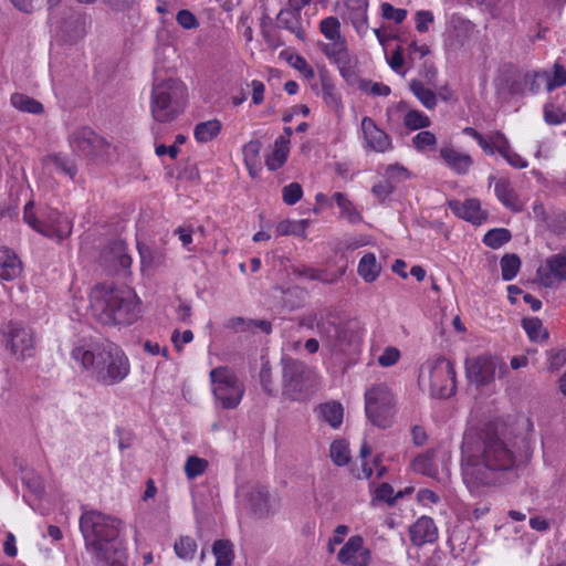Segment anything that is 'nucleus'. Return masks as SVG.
Masks as SVG:
<instances>
[{"label": "nucleus", "instance_id": "nucleus-1", "mask_svg": "<svg viewBox=\"0 0 566 566\" xmlns=\"http://www.w3.org/2000/svg\"><path fill=\"white\" fill-rule=\"evenodd\" d=\"M514 447L496 434H486L475 452L464 455L463 479L471 488L502 483L521 465Z\"/></svg>", "mask_w": 566, "mask_h": 566}, {"label": "nucleus", "instance_id": "nucleus-2", "mask_svg": "<svg viewBox=\"0 0 566 566\" xmlns=\"http://www.w3.org/2000/svg\"><path fill=\"white\" fill-rule=\"evenodd\" d=\"M71 358L88 377L106 386L123 381L130 373L128 357L113 342L81 339L74 344Z\"/></svg>", "mask_w": 566, "mask_h": 566}, {"label": "nucleus", "instance_id": "nucleus-3", "mask_svg": "<svg viewBox=\"0 0 566 566\" xmlns=\"http://www.w3.org/2000/svg\"><path fill=\"white\" fill-rule=\"evenodd\" d=\"M297 325L316 331L323 350L331 357H344L355 353L361 342L358 323L352 319L337 322L331 312L311 311L297 318Z\"/></svg>", "mask_w": 566, "mask_h": 566}, {"label": "nucleus", "instance_id": "nucleus-4", "mask_svg": "<svg viewBox=\"0 0 566 566\" xmlns=\"http://www.w3.org/2000/svg\"><path fill=\"white\" fill-rule=\"evenodd\" d=\"M80 531L84 538L85 548L98 560L118 563L123 555L119 535L123 523L115 516L96 510L82 513Z\"/></svg>", "mask_w": 566, "mask_h": 566}, {"label": "nucleus", "instance_id": "nucleus-5", "mask_svg": "<svg viewBox=\"0 0 566 566\" xmlns=\"http://www.w3.org/2000/svg\"><path fill=\"white\" fill-rule=\"evenodd\" d=\"M90 298L93 316L104 325H130L140 317V300L133 289L97 285Z\"/></svg>", "mask_w": 566, "mask_h": 566}, {"label": "nucleus", "instance_id": "nucleus-6", "mask_svg": "<svg viewBox=\"0 0 566 566\" xmlns=\"http://www.w3.org/2000/svg\"><path fill=\"white\" fill-rule=\"evenodd\" d=\"M188 88L186 84L174 77L155 76L150 94V114L156 123L175 120L186 107Z\"/></svg>", "mask_w": 566, "mask_h": 566}, {"label": "nucleus", "instance_id": "nucleus-7", "mask_svg": "<svg viewBox=\"0 0 566 566\" xmlns=\"http://www.w3.org/2000/svg\"><path fill=\"white\" fill-rule=\"evenodd\" d=\"M0 344L15 360L24 361L35 356L38 337L30 325L11 319L0 326Z\"/></svg>", "mask_w": 566, "mask_h": 566}, {"label": "nucleus", "instance_id": "nucleus-8", "mask_svg": "<svg viewBox=\"0 0 566 566\" xmlns=\"http://www.w3.org/2000/svg\"><path fill=\"white\" fill-rule=\"evenodd\" d=\"M365 412L367 419L380 429L392 426L397 412V400L392 389L386 382H376L366 390Z\"/></svg>", "mask_w": 566, "mask_h": 566}, {"label": "nucleus", "instance_id": "nucleus-9", "mask_svg": "<svg viewBox=\"0 0 566 566\" xmlns=\"http://www.w3.org/2000/svg\"><path fill=\"white\" fill-rule=\"evenodd\" d=\"M23 219L33 230L56 241H62L72 233V222L69 218L53 208H45L38 217L31 201L24 207Z\"/></svg>", "mask_w": 566, "mask_h": 566}, {"label": "nucleus", "instance_id": "nucleus-10", "mask_svg": "<svg viewBox=\"0 0 566 566\" xmlns=\"http://www.w3.org/2000/svg\"><path fill=\"white\" fill-rule=\"evenodd\" d=\"M212 392L224 409H234L244 395V386L228 367H217L210 371Z\"/></svg>", "mask_w": 566, "mask_h": 566}, {"label": "nucleus", "instance_id": "nucleus-11", "mask_svg": "<svg viewBox=\"0 0 566 566\" xmlns=\"http://www.w3.org/2000/svg\"><path fill=\"white\" fill-rule=\"evenodd\" d=\"M428 371L431 394L438 398H450L455 392V370L452 361L438 357L422 367Z\"/></svg>", "mask_w": 566, "mask_h": 566}, {"label": "nucleus", "instance_id": "nucleus-12", "mask_svg": "<svg viewBox=\"0 0 566 566\" xmlns=\"http://www.w3.org/2000/svg\"><path fill=\"white\" fill-rule=\"evenodd\" d=\"M70 144L74 151L99 160H108L115 151V148L107 140L87 127L74 130Z\"/></svg>", "mask_w": 566, "mask_h": 566}, {"label": "nucleus", "instance_id": "nucleus-13", "mask_svg": "<svg viewBox=\"0 0 566 566\" xmlns=\"http://www.w3.org/2000/svg\"><path fill=\"white\" fill-rule=\"evenodd\" d=\"M283 394L292 400H298L308 388L310 369L297 359L282 358Z\"/></svg>", "mask_w": 566, "mask_h": 566}, {"label": "nucleus", "instance_id": "nucleus-14", "mask_svg": "<svg viewBox=\"0 0 566 566\" xmlns=\"http://www.w3.org/2000/svg\"><path fill=\"white\" fill-rule=\"evenodd\" d=\"M495 375V363L491 356L481 355L465 359V376L470 384L482 387L489 385Z\"/></svg>", "mask_w": 566, "mask_h": 566}, {"label": "nucleus", "instance_id": "nucleus-15", "mask_svg": "<svg viewBox=\"0 0 566 566\" xmlns=\"http://www.w3.org/2000/svg\"><path fill=\"white\" fill-rule=\"evenodd\" d=\"M319 50L343 76L352 71L353 60L346 36L318 44Z\"/></svg>", "mask_w": 566, "mask_h": 566}, {"label": "nucleus", "instance_id": "nucleus-16", "mask_svg": "<svg viewBox=\"0 0 566 566\" xmlns=\"http://www.w3.org/2000/svg\"><path fill=\"white\" fill-rule=\"evenodd\" d=\"M337 559L343 565L368 566L370 562V551L365 547L364 538L355 535L348 538L345 545L337 554Z\"/></svg>", "mask_w": 566, "mask_h": 566}, {"label": "nucleus", "instance_id": "nucleus-17", "mask_svg": "<svg viewBox=\"0 0 566 566\" xmlns=\"http://www.w3.org/2000/svg\"><path fill=\"white\" fill-rule=\"evenodd\" d=\"M364 136V146L376 153H386L392 149V143L389 135L379 128L375 120L368 116L363 117L360 123Z\"/></svg>", "mask_w": 566, "mask_h": 566}, {"label": "nucleus", "instance_id": "nucleus-18", "mask_svg": "<svg viewBox=\"0 0 566 566\" xmlns=\"http://www.w3.org/2000/svg\"><path fill=\"white\" fill-rule=\"evenodd\" d=\"M474 30V24L462 17L461 14L453 13L447 24L444 41L446 44L453 49H459L464 45Z\"/></svg>", "mask_w": 566, "mask_h": 566}, {"label": "nucleus", "instance_id": "nucleus-19", "mask_svg": "<svg viewBox=\"0 0 566 566\" xmlns=\"http://www.w3.org/2000/svg\"><path fill=\"white\" fill-rule=\"evenodd\" d=\"M537 280L545 287L553 286L556 281H566V255L549 256L545 262V268L537 270Z\"/></svg>", "mask_w": 566, "mask_h": 566}, {"label": "nucleus", "instance_id": "nucleus-20", "mask_svg": "<svg viewBox=\"0 0 566 566\" xmlns=\"http://www.w3.org/2000/svg\"><path fill=\"white\" fill-rule=\"evenodd\" d=\"M440 158L446 167L457 175H467L473 166V158L471 155L460 151L452 145H444L439 150Z\"/></svg>", "mask_w": 566, "mask_h": 566}, {"label": "nucleus", "instance_id": "nucleus-21", "mask_svg": "<svg viewBox=\"0 0 566 566\" xmlns=\"http://www.w3.org/2000/svg\"><path fill=\"white\" fill-rule=\"evenodd\" d=\"M448 206L457 217L473 224H481L488 218L486 211L481 208V202L474 198L467 199L463 202L450 200Z\"/></svg>", "mask_w": 566, "mask_h": 566}, {"label": "nucleus", "instance_id": "nucleus-22", "mask_svg": "<svg viewBox=\"0 0 566 566\" xmlns=\"http://www.w3.org/2000/svg\"><path fill=\"white\" fill-rule=\"evenodd\" d=\"M347 17L356 33L364 38L368 32V0H344Z\"/></svg>", "mask_w": 566, "mask_h": 566}, {"label": "nucleus", "instance_id": "nucleus-23", "mask_svg": "<svg viewBox=\"0 0 566 566\" xmlns=\"http://www.w3.org/2000/svg\"><path fill=\"white\" fill-rule=\"evenodd\" d=\"M409 535L413 545L422 546L438 538V528L431 517L421 516L410 526Z\"/></svg>", "mask_w": 566, "mask_h": 566}, {"label": "nucleus", "instance_id": "nucleus-24", "mask_svg": "<svg viewBox=\"0 0 566 566\" xmlns=\"http://www.w3.org/2000/svg\"><path fill=\"white\" fill-rule=\"evenodd\" d=\"M22 271L23 265L18 254L9 248H0V281H14Z\"/></svg>", "mask_w": 566, "mask_h": 566}, {"label": "nucleus", "instance_id": "nucleus-25", "mask_svg": "<svg viewBox=\"0 0 566 566\" xmlns=\"http://www.w3.org/2000/svg\"><path fill=\"white\" fill-rule=\"evenodd\" d=\"M494 192L497 200L512 212H520L523 209V203L520 200L516 191L514 190L511 181L506 178L496 180L494 185Z\"/></svg>", "mask_w": 566, "mask_h": 566}, {"label": "nucleus", "instance_id": "nucleus-26", "mask_svg": "<svg viewBox=\"0 0 566 566\" xmlns=\"http://www.w3.org/2000/svg\"><path fill=\"white\" fill-rule=\"evenodd\" d=\"M276 20L280 28L290 31L301 41L306 40V33L302 25L301 12L291 9H283L279 12Z\"/></svg>", "mask_w": 566, "mask_h": 566}, {"label": "nucleus", "instance_id": "nucleus-27", "mask_svg": "<svg viewBox=\"0 0 566 566\" xmlns=\"http://www.w3.org/2000/svg\"><path fill=\"white\" fill-rule=\"evenodd\" d=\"M494 142V154H500L510 166L516 169H524L528 166L527 160L512 149L507 137L503 133L495 135Z\"/></svg>", "mask_w": 566, "mask_h": 566}, {"label": "nucleus", "instance_id": "nucleus-28", "mask_svg": "<svg viewBox=\"0 0 566 566\" xmlns=\"http://www.w3.org/2000/svg\"><path fill=\"white\" fill-rule=\"evenodd\" d=\"M398 112H403V125L409 130H418L427 128L431 125L430 118L418 109H409L408 104L403 101L397 103L394 107Z\"/></svg>", "mask_w": 566, "mask_h": 566}, {"label": "nucleus", "instance_id": "nucleus-29", "mask_svg": "<svg viewBox=\"0 0 566 566\" xmlns=\"http://www.w3.org/2000/svg\"><path fill=\"white\" fill-rule=\"evenodd\" d=\"M332 200L339 209V218L352 224H357L363 221L361 213L357 210L354 202L345 193L335 192L332 196Z\"/></svg>", "mask_w": 566, "mask_h": 566}, {"label": "nucleus", "instance_id": "nucleus-30", "mask_svg": "<svg viewBox=\"0 0 566 566\" xmlns=\"http://www.w3.org/2000/svg\"><path fill=\"white\" fill-rule=\"evenodd\" d=\"M250 506L255 515L265 517L272 512V502L265 488H254L250 493Z\"/></svg>", "mask_w": 566, "mask_h": 566}, {"label": "nucleus", "instance_id": "nucleus-31", "mask_svg": "<svg viewBox=\"0 0 566 566\" xmlns=\"http://www.w3.org/2000/svg\"><path fill=\"white\" fill-rule=\"evenodd\" d=\"M380 271L381 266L377 262L374 253L369 252L360 258L357 272L366 283L375 282L378 279Z\"/></svg>", "mask_w": 566, "mask_h": 566}, {"label": "nucleus", "instance_id": "nucleus-32", "mask_svg": "<svg viewBox=\"0 0 566 566\" xmlns=\"http://www.w3.org/2000/svg\"><path fill=\"white\" fill-rule=\"evenodd\" d=\"M44 166L48 169H54L57 172H61L69 178L73 179L77 172V168L75 164L64 155L54 154L45 157Z\"/></svg>", "mask_w": 566, "mask_h": 566}, {"label": "nucleus", "instance_id": "nucleus-33", "mask_svg": "<svg viewBox=\"0 0 566 566\" xmlns=\"http://www.w3.org/2000/svg\"><path fill=\"white\" fill-rule=\"evenodd\" d=\"M290 153L286 146V137H277L274 142V147L271 154L266 156L265 164L269 170L274 171L281 168L287 159Z\"/></svg>", "mask_w": 566, "mask_h": 566}, {"label": "nucleus", "instance_id": "nucleus-34", "mask_svg": "<svg viewBox=\"0 0 566 566\" xmlns=\"http://www.w3.org/2000/svg\"><path fill=\"white\" fill-rule=\"evenodd\" d=\"M222 129V124L219 119H210L198 123L193 129V136L198 143H208L216 138Z\"/></svg>", "mask_w": 566, "mask_h": 566}, {"label": "nucleus", "instance_id": "nucleus-35", "mask_svg": "<svg viewBox=\"0 0 566 566\" xmlns=\"http://www.w3.org/2000/svg\"><path fill=\"white\" fill-rule=\"evenodd\" d=\"M409 88L427 109H433L437 106L438 95L432 90L426 87L421 81L411 80Z\"/></svg>", "mask_w": 566, "mask_h": 566}, {"label": "nucleus", "instance_id": "nucleus-36", "mask_svg": "<svg viewBox=\"0 0 566 566\" xmlns=\"http://www.w3.org/2000/svg\"><path fill=\"white\" fill-rule=\"evenodd\" d=\"M322 419L332 428L337 429L343 423L344 409L337 401H329L319 406Z\"/></svg>", "mask_w": 566, "mask_h": 566}, {"label": "nucleus", "instance_id": "nucleus-37", "mask_svg": "<svg viewBox=\"0 0 566 566\" xmlns=\"http://www.w3.org/2000/svg\"><path fill=\"white\" fill-rule=\"evenodd\" d=\"M462 133L467 136L472 137L481 147L484 154L493 156L494 149L492 148H494L495 145V135H501L502 132L494 130L489 133L488 135H483L473 127H465L463 128Z\"/></svg>", "mask_w": 566, "mask_h": 566}, {"label": "nucleus", "instance_id": "nucleus-38", "mask_svg": "<svg viewBox=\"0 0 566 566\" xmlns=\"http://www.w3.org/2000/svg\"><path fill=\"white\" fill-rule=\"evenodd\" d=\"M212 553L216 557V566H231L234 552L230 541L218 539L212 546Z\"/></svg>", "mask_w": 566, "mask_h": 566}, {"label": "nucleus", "instance_id": "nucleus-39", "mask_svg": "<svg viewBox=\"0 0 566 566\" xmlns=\"http://www.w3.org/2000/svg\"><path fill=\"white\" fill-rule=\"evenodd\" d=\"M261 148L262 144L258 139L250 140L242 148L243 161L251 176L255 175Z\"/></svg>", "mask_w": 566, "mask_h": 566}, {"label": "nucleus", "instance_id": "nucleus-40", "mask_svg": "<svg viewBox=\"0 0 566 566\" xmlns=\"http://www.w3.org/2000/svg\"><path fill=\"white\" fill-rule=\"evenodd\" d=\"M318 30L327 41L345 38L342 33L340 21L334 15L322 19L318 23Z\"/></svg>", "mask_w": 566, "mask_h": 566}, {"label": "nucleus", "instance_id": "nucleus-41", "mask_svg": "<svg viewBox=\"0 0 566 566\" xmlns=\"http://www.w3.org/2000/svg\"><path fill=\"white\" fill-rule=\"evenodd\" d=\"M322 98L324 103L337 115L343 113L344 105L340 95L333 84L327 82L322 84Z\"/></svg>", "mask_w": 566, "mask_h": 566}, {"label": "nucleus", "instance_id": "nucleus-42", "mask_svg": "<svg viewBox=\"0 0 566 566\" xmlns=\"http://www.w3.org/2000/svg\"><path fill=\"white\" fill-rule=\"evenodd\" d=\"M11 104L19 111L30 114H40L43 112V106L36 99L20 93H14L11 96Z\"/></svg>", "mask_w": 566, "mask_h": 566}, {"label": "nucleus", "instance_id": "nucleus-43", "mask_svg": "<svg viewBox=\"0 0 566 566\" xmlns=\"http://www.w3.org/2000/svg\"><path fill=\"white\" fill-rule=\"evenodd\" d=\"M329 455L336 465H346L350 460L349 443L345 439L335 440L331 444Z\"/></svg>", "mask_w": 566, "mask_h": 566}, {"label": "nucleus", "instance_id": "nucleus-44", "mask_svg": "<svg viewBox=\"0 0 566 566\" xmlns=\"http://www.w3.org/2000/svg\"><path fill=\"white\" fill-rule=\"evenodd\" d=\"M522 327L533 342H543L548 337V334L538 317L523 318Z\"/></svg>", "mask_w": 566, "mask_h": 566}, {"label": "nucleus", "instance_id": "nucleus-45", "mask_svg": "<svg viewBox=\"0 0 566 566\" xmlns=\"http://www.w3.org/2000/svg\"><path fill=\"white\" fill-rule=\"evenodd\" d=\"M308 220H283L276 226L279 235H301L304 237L308 227Z\"/></svg>", "mask_w": 566, "mask_h": 566}, {"label": "nucleus", "instance_id": "nucleus-46", "mask_svg": "<svg viewBox=\"0 0 566 566\" xmlns=\"http://www.w3.org/2000/svg\"><path fill=\"white\" fill-rule=\"evenodd\" d=\"M512 235L507 229L495 228L489 230L483 237V243L491 249H499L511 240Z\"/></svg>", "mask_w": 566, "mask_h": 566}, {"label": "nucleus", "instance_id": "nucleus-47", "mask_svg": "<svg viewBox=\"0 0 566 566\" xmlns=\"http://www.w3.org/2000/svg\"><path fill=\"white\" fill-rule=\"evenodd\" d=\"M501 273L504 281H512L521 269V260L516 254H505L501 259Z\"/></svg>", "mask_w": 566, "mask_h": 566}, {"label": "nucleus", "instance_id": "nucleus-48", "mask_svg": "<svg viewBox=\"0 0 566 566\" xmlns=\"http://www.w3.org/2000/svg\"><path fill=\"white\" fill-rule=\"evenodd\" d=\"M208 465L209 463L206 459L199 458L197 455H190L185 462V474L187 479L195 480L206 472Z\"/></svg>", "mask_w": 566, "mask_h": 566}, {"label": "nucleus", "instance_id": "nucleus-49", "mask_svg": "<svg viewBox=\"0 0 566 566\" xmlns=\"http://www.w3.org/2000/svg\"><path fill=\"white\" fill-rule=\"evenodd\" d=\"M384 178L395 187L410 178L409 170L399 164H391L385 167L382 172Z\"/></svg>", "mask_w": 566, "mask_h": 566}, {"label": "nucleus", "instance_id": "nucleus-50", "mask_svg": "<svg viewBox=\"0 0 566 566\" xmlns=\"http://www.w3.org/2000/svg\"><path fill=\"white\" fill-rule=\"evenodd\" d=\"M174 549L179 558L192 559L197 551V543L190 536H181L175 542Z\"/></svg>", "mask_w": 566, "mask_h": 566}, {"label": "nucleus", "instance_id": "nucleus-51", "mask_svg": "<svg viewBox=\"0 0 566 566\" xmlns=\"http://www.w3.org/2000/svg\"><path fill=\"white\" fill-rule=\"evenodd\" d=\"M412 145L418 151L434 150L437 137L429 130H421L412 137Z\"/></svg>", "mask_w": 566, "mask_h": 566}, {"label": "nucleus", "instance_id": "nucleus-52", "mask_svg": "<svg viewBox=\"0 0 566 566\" xmlns=\"http://www.w3.org/2000/svg\"><path fill=\"white\" fill-rule=\"evenodd\" d=\"M547 81H548V72L538 71L533 74H527L525 76V83L528 86L531 93L536 94L543 87L547 90Z\"/></svg>", "mask_w": 566, "mask_h": 566}, {"label": "nucleus", "instance_id": "nucleus-53", "mask_svg": "<svg viewBox=\"0 0 566 566\" xmlns=\"http://www.w3.org/2000/svg\"><path fill=\"white\" fill-rule=\"evenodd\" d=\"M359 88L373 96H388L391 93V88L380 82L361 81Z\"/></svg>", "mask_w": 566, "mask_h": 566}, {"label": "nucleus", "instance_id": "nucleus-54", "mask_svg": "<svg viewBox=\"0 0 566 566\" xmlns=\"http://www.w3.org/2000/svg\"><path fill=\"white\" fill-rule=\"evenodd\" d=\"M289 62L293 69L298 71L306 80H312L315 76V72L313 67L308 64V62L298 54L291 55Z\"/></svg>", "mask_w": 566, "mask_h": 566}, {"label": "nucleus", "instance_id": "nucleus-55", "mask_svg": "<svg viewBox=\"0 0 566 566\" xmlns=\"http://www.w3.org/2000/svg\"><path fill=\"white\" fill-rule=\"evenodd\" d=\"M302 196L303 189L301 185L297 182H291L290 185L285 186L282 190L283 201L289 206L295 205L297 201L301 200Z\"/></svg>", "mask_w": 566, "mask_h": 566}, {"label": "nucleus", "instance_id": "nucleus-56", "mask_svg": "<svg viewBox=\"0 0 566 566\" xmlns=\"http://www.w3.org/2000/svg\"><path fill=\"white\" fill-rule=\"evenodd\" d=\"M412 469L416 472H419L423 475H432L434 473V467L432 463V459L429 455H418L413 459Z\"/></svg>", "mask_w": 566, "mask_h": 566}, {"label": "nucleus", "instance_id": "nucleus-57", "mask_svg": "<svg viewBox=\"0 0 566 566\" xmlns=\"http://www.w3.org/2000/svg\"><path fill=\"white\" fill-rule=\"evenodd\" d=\"M376 499L380 501H385L389 505L395 504V502L402 497V492H398L396 495H394V488L388 483H381L376 489Z\"/></svg>", "mask_w": 566, "mask_h": 566}, {"label": "nucleus", "instance_id": "nucleus-58", "mask_svg": "<svg viewBox=\"0 0 566 566\" xmlns=\"http://www.w3.org/2000/svg\"><path fill=\"white\" fill-rule=\"evenodd\" d=\"M544 119L549 125H559L566 122V113L552 104L544 106Z\"/></svg>", "mask_w": 566, "mask_h": 566}, {"label": "nucleus", "instance_id": "nucleus-59", "mask_svg": "<svg viewBox=\"0 0 566 566\" xmlns=\"http://www.w3.org/2000/svg\"><path fill=\"white\" fill-rule=\"evenodd\" d=\"M381 15L386 20H392L396 23H401L407 17V10L397 9L388 2L381 4Z\"/></svg>", "mask_w": 566, "mask_h": 566}, {"label": "nucleus", "instance_id": "nucleus-60", "mask_svg": "<svg viewBox=\"0 0 566 566\" xmlns=\"http://www.w3.org/2000/svg\"><path fill=\"white\" fill-rule=\"evenodd\" d=\"M565 84H566L565 69L563 66L555 65L553 75H551L548 73L547 91L552 92L553 90L564 86Z\"/></svg>", "mask_w": 566, "mask_h": 566}, {"label": "nucleus", "instance_id": "nucleus-61", "mask_svg": "<svg viewBox=\"0 0 566 566\" xmlns=\"http://www.w3.org/2000/svg\"><path fill=\"white\" fill-rule=\"evenodd\" d=\"M394 190L395 185L384 178L371 188V193L378 201L384 202L394 192Z\"/></svg>", "mask_w": 566, "mask_h": 566}, {"label": "nucleus", "instance_id": "nucleus-62", "mask_svg": "<svg viewBox=\"0 0 566 566\" xmlns=\"http://www.w3.org/2000/svg\"><path fill=\"white\" fill-rule=\"evenodd\" d=\"M416 29L420 33H424L429 30V24L434 21V17L429 10L417 11L415 15Z\"/></svg>", "mask_w": 566, "mask_h": 566}, {"label": "nucleus", "instance_id": "nucleus-63", "mask_svg": "<svg viewBox=\"0 0 566 566\" xmlns=\"http://www.w3.org/2000/svg\"><path fill=\"white\" fill-rule=\"evenodd\" d=\"M400 358V352L392 346L384 349L382 354L378 357V364L382 367H390L395 365Z\"/></svg>", "mask_w": 566, "mask_h": 566}, {"label": "nucleus", "instance_id": "nucleus-64", "mask_svg": "<svg viewBox=\"0 0 566 566\" xmlns=\"http://www.w3.org/2000/svg\"><path fill=\"white\" fill-rule=\"evenodd\" d=\"M177 22L187 30L196 29L199 25L198 19L189 10H180L176 17Z\"/></svg>", "mask_w": 566, "mask_h": 566}]
</instances>
